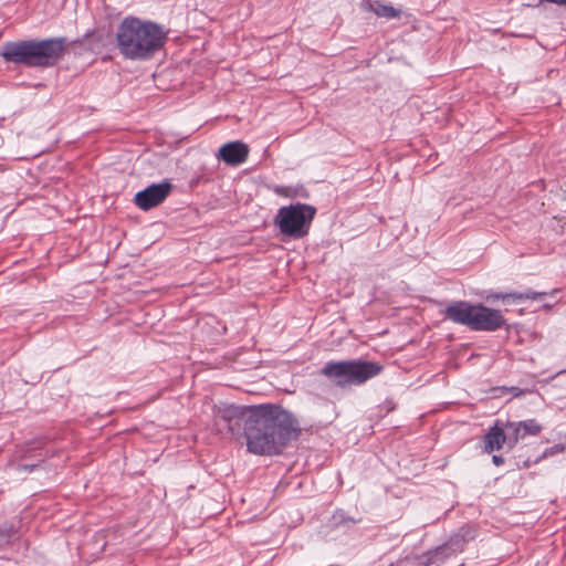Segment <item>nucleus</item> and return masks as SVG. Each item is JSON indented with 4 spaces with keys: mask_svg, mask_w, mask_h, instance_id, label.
<instances>
[{
    "mask_svg": "<svg viewBox=\"0 0 566 566\" xmlns=\"http://www.w3.org/2000/svg\"><path fill=\"white\" fill-rule=\"evenodd\" d=\"M517 427L522 428V432H523L522 436H524V438L526 436H536L542 430V427L534 419L518 421Z\"/></svg>",
    "mask_w": 566,
    "mask_h": 566,
    "instance_id": "obj_15",
    "label": "nucleus"
},
{
    "mask_svg": "<svg viewBox=\"0 0 566 566\" xmlns=\"http://www.w3.org/2000/svg\"><path fill=\"white\" fill-rule=\"evenodd\" d=\"M470 329L493 332L501 328L505 319L499 310L490 308L481 304L474 305Z\"/></svg>",
    "mask_w": 566,
    "mask_h": 566,
    "instance_id": "obj_6",
    "label": "nucleus"
},
{
    "mask_svg": "<svg viewBox=\"0 0 566 566\" xmlns=\"http://www.w3.org/2000/svg\"><path fill=\"white\" fill-rule=\"evenodd\" d=\"M64 49V38L24 40L4 43L0 54L7 62L14 64L29 67H49L59 62Z\"/></svg>",
    "mask_w": 566,
    "mask_h": 566,
    "instance_id": "obj_3",
    "label": "nucleus"
},
{
    "mask_svg": "<svg viewBox=\"0 0 566 566\" xmlns=\"http://www.w3.org/2000/svg\"><path fill=\"white\" fill-rule=\"evenodd\" d=\"M450 547L448 545L437 547L436 549L428 552L423 559H421V564L424 566L431 564H439L443 562L449 556Z\"/></svg>",
    "mask_w": 566,
    "mask_h": 566,
    "instance_id": "obj_12",
    "label": "nucleus"
},
{
    "mask_svg": "<svg viewBox=\"0 0 566 566\" xmlns=\"http://www.w3.org/2000/svg\"><path fill=\"white\" fill-rule=\"evenodd\" d=\"M366 8L368 10H370L371 12H374L376 15L384 17L387 19H394V18L399 17V14H400L399 10L395 9L394 7H391L389 4H385V3H381L378 1L368 2Z\"/></svg>",
    "mask_w": 566,
    "mask_h": 566,
    "instance_id": "obj_11",
    "label": "nucleus"
},
{
    "mask_svg": "<svg viewBox=\"0 0 566 566\" xmlns=\"http://www.w3.org/2000/svg\"><path fill=\"white\" fill-rule=\"evenodd\" d=\"M35 467H36V465H31V467H29V465H23V467H21V468H22V469H29V470H32V469H34Z\"/></svg>",
    "mask_w": 566,
    "mask_h": 566,
    "instance_id": "obj_19",
    "label": "nucleus"
},
{
    "mask_svg": "<svg viewBox=\"0 0 566 566\" xmlns=\"http://www.w3.org/2000/svg\"><path fill=\"white\" fill-rule=\"evenodd\" d=\"M315 214V207L297 202L281 207L277 210L274 222L283 235L302 239L307 235Z\"/></svg>",
    "mask_w": 566,
    "mask_h": 566,
    "instance_id": "obj_5",
    "label": "nucleus"
},
{
    "mask_svg": "<svg viewBox=\"0 0 566 566\" xmlns=\"http://www.w3.org/2000/svg\"><path fill=\"white\" fill-rule=\"evenodd\" d=\"M273 191L279 196L291 197V189L287 187L274 186Z\"/></svg>",
    "mask_w": 566,
    "mask_h": 566,
    "instance_id": "obj_17",
    "label": "nucleus"
},
{
    "mask_svg": "<svg viewBox=\"0 0 566 566\" xmlns=\"http://www.w3.org/2000/svg\"><path fill=\"white\" fill-rule=\"evenodd\" d=\"M6 542V538L3 536H0V546Z\"/></svg>",
    "mask_w": 566,
    "mask_h": 566,
    "instance_id": "obj_20",
    "label": "nucleus"
},
{
    "mask_svg": "<svg viewBox=\"0 0 566 566\" xmlns=\"http://www.w3.org/2000/svg\"><path fill=\"white\" fill-rule=\"evenodd\" d=\"M172 191V185L165 180L153 184L135 195V205L142 210H150L160 205Z\"/></svg>",
    "mask_w": 566,
    "mask_h": 566,
    "instance_id": "obj_7",
    "label": "nucleus"
},
{
    "mask_svg": "<svg viewBox=\"0 0 566 566\" xmlns=\"http://www.w3.org/2000/svg\"><path fill=\"white\" fill-rule=\"evenodd\" d=\"M547 295L546 292H535V291H532V290H527L523 293H510V294H505V295H496L497 298H502V300H505V298H513L515 301H523V300H541L543 296Z\"/></svg>",
    "mask_w": 566,
    "mask_h": 566,
    "instance_id": "obj_13",
    "label": "nucleus"
},
{
    "mask_svg": "<svg viewBox=\"0 0 566 566\" xmlns=\"http://www.w3.org/2000/svg\"><path fill=\"white\" fill-rule=\"evenodd\" d=\"M473 308L474 304L465 301H454L444 308L443 313L447 319L470 328Z\"/></svg>",
    "mask_w": 566,
    "mask_h": 566,
    "instance_id": "obj_9",
    "label": "nucleus"
},
{
    "mask_svg": "<svg viewBox=\"0 0 566 566\" xmlns=\"http://www.w3.org/2000/svg\"><path fill=\"white\" fill-rule=\"evenodd\" d=\"M216 422H226L231 432L244 423L248 451L258 455L280 454L301 433L297 419L274 405H221L214 409Z\"/></svg>",
    "mask_w": 566,
    "mask_h": 566,
    "instance_id": "obj_1",
    "label": "nucleus"
},
{
    "mask_svg": "<svg viewBox=\"0 0 566 566\" xmlns=\"http://www.w3.org/2000/svg\"><path fill=\"white\" fill-rule=\"evenodd\" d=\"M382 366L368 360L352 359L343 361H328L322 369V374L336 385H361L377 376Z\"/></svg>",
    "mask_w": 566,
    "mask_h": 566,
    "instance_id": "obj_4",
    "label": "nucleus"
},
{
    "mask_svg": "<svg viewBox=\"0 0 566 566\" xmlns=\"http://www.w3.org/2000/svg\"><path fill=\"white\" fill-rule=\"evenodd\" d=\"M506 439H507V446L510 449L514 448L515 444L518 442L520 439H523L524 436H522V428L517 427V422H509L506 424Z\"/></svg>",
    "mask_w": 566,
    "mask_h": 566,
    "instance_id": "obj_14",
    "label": "nucleus"
},
{
    "mask_svg": "<svg viewBox=\"0 0 566 566\" xmlns=\"http://www.w3.org/2000/svg\"><path fill=\"white\" fill-rule=\"evenodd\" d=\"M492 461L495 465H501L504 462V459L501 455H493Z\"/></svg>",
    "mask_w": 566,
    "mask_h": 566,
    "instance_id": "obj_18",
    "label": "nucleus"
},
{
    "mask_svg": "<svg viewBox=\"0 0 566 566\" xmlns=\"http://www.w3.org/2000/svg\"><path fill=\"white\" fill-rule=\"evenodd\" d=\"M249 156V146L242 142H230L219 148L218 158L230 166L243 164Z\"/></svg>",
    "mask_w": 566,
    "mask_h": 566,
    "instance_id": "obj_8",
    "label": "nucleus"
},
{
    "mask_svg": "<svg viewBox=\"0 0 566 566\" xmlns=\"http://www.w3.org/2000/svg\"><path fill=\"white\" fill-rule=\"evenodd\" d=\"M505 443L507 444L506 434L504 430L497 426L490 428L484 436V451L486 453L500 450Z\"/></svg>",
    "mask_w": 566,
    "mask_h": 566,
    "instance_id": "obj_10",
    "label": "nucleus"
},
{
    "mask_svg": "<svg viewBox=\"0 0 566 566\" xmlns=\"http://www.w3.org/2000/svg\"><path fill=\"white\" fill-rule=\"evenodd\" d=\"M564 451H565V446H564V444L558 443V444H555V446H553L552 448L547 449V450L545 451V454H546V455H554V454H557V453H562V452H564Z\"/></svg>",
    "mask_w": 566,
    "mask_h": 566,
    "instance_id": "obj_16",
    "label": "nucleus"
},
{
    "mask_svg": "<svg viewBox=\"0 0 566 566\" xmlns=\"http://www.w3.org/2000/svg\"><path fill=\"white\" fill-rule=\"evenodd\" d=\"M120 54L129 60H147L160 50L166 41V32L157 23L138 18H125L116 33Z\"/></svg>",
    "mask_w": 566,
    "mask_h": 566,
    "instance_id": "obj_2",
    "label": "nucleus"
}]
</instances>
